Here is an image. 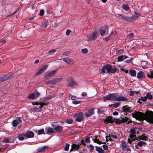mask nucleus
<instances>
[{"label":"nucleus","mask_w":153,"mask_h":153,"mask_svg":"<svg viewBox=\"0 0 153 153\" xmlns=\"http://www.w3.org/2000/svg\"><path fill=\"white\" fill-rule=\"evenodd\" d=\"M44 11L43 10H40L39 14L40 16H42L44 13Z\"/></svg>","instance_id":"338daca9"},{"label":"nucleus","mask_w":153,"mask_h":153,"mask_svg":"<svg viewBox=\"0 0 153 153\" xmlns=\"http://www.w3.org/2000/svg\"><path fill=\"white\" fill-rule=\"evenodd\" d=\"M123 15L118 14L117 17L120 19H123Z\"/></svg>","instance_id":"e2e57ef3"},{"label":"nucleus","mask_w":153,"mask_h":153,"mask_svg":"<svg viewBox=\"0 0 153 153\" xmlns=\"http://www.w3.org/2000/svg\"><path fill=\"white\" fill-rule=\"evenodd\" d=\"M56 51V50L55 49H52L49 51L48 53L50 55H53L54 53Z\"/></svg>","instance_id":"a18cd8bd"},{"label":"nucleus","mask_w":153,"mask_h":153,"mask_svg":"<svg viewBox=\"0 0 153 153\" xmlns=\"http://www.w3.org/2000/svg\"><path fill=\"white\" fill-rule=\"evenodd\" d=\"M130 137L133 140H140L139 138H140V137H137L134 135H132V134H130Z\"/></svg>","instance_id":"cd10ccee"},{"label":"nucleus","mask_w":153,"mask_h":153,"mask_svg":"<svg viewBox=\"0 0 153 153\" xmlns=\"http://www.w3.org/2000/svg\"><path fill=\"white\" fill-rule=\"evenodd\" d=\"M129 132L131 134H135L136 131L134 129H131L130 130Z\"/></svg>","instance_id":"3c124183"},{"label":"nucleus","mask_w":153,"mask_h":153,"mask_svg":"<svg viewBox=\"0 0 153 153\" xmlns=\"http://www.w3.org/2000/svg\"><path fill=\"white\" fill-rule=\"evenodd\" d=\"M9 77L6 75H3L0 76V82H2L7 80Z\"/></svg>","instance_id":"6ab92c4d"},{"label":"nucleus","mask_w":153,"mask_h":153,"mask_svg":"<svg viewBox=\"0 0 153 153\" xmlns=\"http://www.w3.org/2000/svg\"><path fill=\"white\" fill-rule=\"evenodd\" d=\"M121 146L123 149L126 148L128 146L127 143L125 141H123L121 143Z\"/></svg>","instance_id":"c9c22d12"},{"label":"nucleus","mask_w":153,"mask_h":153,"mask_svg":"<svg viewBox=\"0 0 153 153\" xmlns=\"http://www.w3.org/2000/svg\"><path fill=\"white\" fill-rule=\"evenodd\" d=\"M32 104L33 105H40L39 106L38 108L37 107H34L33 108L34 110L35 111H41L42 107L44 105H45V103L43 102H33L32 103Z\"/></svg>","instance_id":"423d86ee"},{"label":"nucleus","mask_w":153,"mask_h":153,"mask_svg":"<svg viewBox=\"0 0 153 153\" xmlns=\"http://www.w3.org/2000/svg\"><path fill=\"white\" fill-rule=\"evenodd\" d=\"M128 58V57L126 56L121 55L118 57L117 60L118 62H121Z\"/></svg>","instance_id":"4468645a"},{"label":"nucleus","mask_w":153,"mask_h":153,"mask_svg":"<svg viewBox=\"0 0 153 153\" xmlns=\"http://www.w3.org/2000/svg\"><path fill=\"white\" fill-rule=\"evenodd\" d=\"M146 97L145 96L144 97H141L139 100H140L144 102L146 101Z\"/></svg>","instance_id":"5fc2aeb1"},{"label":"nucleus","mask_w":153,"mask_h":153,"mask_svg":"<svg viewBox=\"0 0 153 153\" xmlns=\"http://www.w3.org/2000/svg\"><path fill=\"white\" fill-rule=\"evenodd\" d=\"M135 14H136V15L134 16H133L134 17L133 18V19H137V18L140 15V14L137 13L136 12H134Z\"/></svg>","instance_id":"864d4df0"},{"label":"nucleus","mask_w":153,"mask_h":153,"mask_svg":"<svg viewBox=\"0 0 153 153\" xmlns=\"http://www.w3.org/2000/svg\"><path fill=\"white\" fill-rule=\"evenodd\" d=\"M102 147L104 150H105L108 149V146L107 145H102Z\"/></svg>","instance_id":"0e129e2a"},{"label":"nucleus","mask_w":153,"mask_h":153,"mask_svg":"<svg viewBox=\"0 0 153 153\" xmlns=\"http://www.w3.org/2000/svg\"><path fill=\"white\" fill-rule=\"evenodd\" d=\"M117 68H112L111 65L107 64L103 67L102 69L101 70V73L104 74L106 72L107 73H114L116 72Z\"/></svg>","instance_id":"20e7f679"},{"label":"nucleus","mask_w":153,"mask_h":153,"mask_svg":"<svg viewBox=\"0 0 153 153\" xmlns=\"http://www.w3.org/2000/svg\"><path fill=\"white\" fill-rule=\"evenodd\" d=\"M145 97H146V100L148 99L149 100H151L153 98L152 95L149 93H147Z\"/></svg>","instance_id":"473e14b6"},{"label":"nucleus","mask_w":153,"mask_h":153,"mask_svg":"<svg viewBox=\"0 0 153 153\" xmlns=\"http://www.w3.org/2000/svg\"><path fill=\"white\" fill-rule=\"evenodd\" d=\"M73 120L71 119H68L66 120V122L68 124H71L72 123Z\"/></svg>","instance_id":"bf43d9fd"},{"label":"nucleus","mask_w":153,"mask_h":153,"mask_svg":"<svg viewBox=\"0 0 153 153\" xmlns=\"http://www.w3.org/2000/svg\"><path fill=\"white\" fill-rule=\"evenodd\" d=\"M63 128V127L59 126H58L55 127L54 129L57 132H60L62 131Z\"/></svg>","instance_id":"dca6fc26"},{"label":"nucleus","mask_w":153,"mask_h":153,"mask_svg":"<svg viewBox=\"0 0 153 153\" xmlns=\"http://www.w3.org/2000/svg\"><path fill=\"white\" fill-rule=\"evenodd\" d=\"M45 129L46 132V134H47L53 133L54 132L53 129L50 127H46L45 128Z\"/></svg>","instance_id":"ddd939ff"},{"label":"nucleus","mask_w":153,"mask_h":153,"mask_svg":"<svg viewBox=\"0 0 153 153\" xmlns=\"http://www.w3.org/2000/svg\"><path fill=\"white\" fill-rule=\"evenodd\" d=\"M43 72V71L40 68L39 70L36 74L35 76H37V75H39L41 74V73H42Z\"/></svg>","instance_id":"603ef678"},{"label":"nucleus","mask_w":153,"mask_h":153,"mask_svg":"<svg viewBox=\"0 0 153 153\" xmlns=\"http://www.w3.org/2000/svg\"><path fill=\"white\" fill-rule=\"evenodd\" d=\"M48 65H44L42 66H41L40 69L43 72L47 68Z\"/></svg>","instance_id":"72a5a7b5"},{"label":"nucleus","mask_w":153,"mask_h":153,"mask_svg":"<svg viewBox=\"0 0 153 153\" xmlns=\"http://www.w3.org/2000/svg\"><path fill=\"white\" fill-rule=\"evenodd\" d=\"M71 32V30H67L66 32V35L68 36H69Z\"/></svg>","instance_id":"69168bd1"},{"label":"nucleus","mask_w":153,"mask_h":153,"mask_svg":"<svg viewBox=\"0 0 153 153\" xmlns=\"http://www.w3.org/2000/svg\"><path fill=\"white\" fill-rule=\"evenodd\" d=\"M130 107H128V105L124 106L122 108V109L125 113L132 112V111L130 109Z\"/></svg>","instance_id":"f8f14e48"},{"label":"nucleus","mask_w":153,"mask_h":153,"mask_svg":"<svg viewBox=\"0 0 153 153\" xmlns=\"http://www.w3.org/2000/svg\"><path fill=\"white\" fill-rule=\"evenodd\" d=\"M47 148V146H44L42 147H40L38 149V151L39 152H43Z\"/></svg>","instance_id":"c756f323"},{"label":"nucleus","mask_w":153,"mask_h":153,"mask_svg":"<svg viewBox=\"0 0 153 153\" xmlns=\"http://www.w3.org/2000/svg\"><path fill=\"white\" fill-rule=\"evenodd\" d=\"M139 138V140H140L141 139H142L143 140H147V137L145 136L144 134H142L141 136H140V138Z\"/></svg>","instance_id":"f704fd0d"},{"label":"nucleus","mask_w":153,"mask_h":153,"mask_svg":"<svg viewBox=\"0 0 153 153\" xmlns=\"http://www.w3.org/2000/svg\"><path fill=\"white\" fill-rule=\"evenodd\" d=\"M69 144L68 143L66 144L65 147L64 148V150L66 151H68L69 150Z\"/></svg>","instance_id":"37998d69"},{"label":"nucleus","mask_w":153,"mask_h":153,"mask_svg":"<svg viewBox=\"0 0 153 153\" xmlns=\"http://www.w3.org/2000/svg\"><path fill=\"white\" fill-rule=\"evenodd\" d=\"M113 33H114V32H111V33L110 34V35H109V36L105 38V39H104L106 41H107L109 39V38H110V36L112 35V34H113Z\"/></svg>","instance_id":"8fccbe9b"},{"label":"nucleus","mask_w":153,"mask_h":153,"mask_svg":"<svg viewBox=\"0 0 153 153\" xmlns=\"http://www.w3.org/2000/svg\"><path fill=\"white\" fill-rule=\"evenodd\" d=\"M128 118L127 117L124 118L121 117L120 118H113L111 117H107L104 120V122L105 123L107 124L108 123H112L115 122L116 123H124L128 121Z\"/></svg>","instance_id":"7ed1b4c3"},{"label":"nucleus","mask_w":153,"mask_h":153,"mask_svg":"<svg viewBox=\"0 0 153 153\" xmlns=\"http://www.w3.org/2000/svg\"><path fill=\"white\" fill-rule=\"evenodd\" d=\"M56 72V70L51 71H47L45 74V78L46 79H50V77L53 76Z\"/></svg>","instance_id":"0eeeda50"},{"label":"nucleus","mask_w":153,"mask_h":153,"mask_svg":"<svg viewBox=\"0 0 153 153\" xmlns=\"http://www.w3.org/2000/svg\"><path fill=\"white\" fill-rule=\"evenodd\" d=\"M82 52L84 53H86L88 52V50L86 48H84L82 49Z\"/></svg>","instance_id":"680f3d73"},{"label":"nucleus","mask_w":153,"mask_h":153,"mask_svg":"<svg viewBox=\"0 0 153 153\" xmlns=\"http://www.w3.org/2000/svg\"><path fill=\"white\" fill-rule=\"evenodd\" d=\"M134 36V33H131L129 35L127 36L128 38L129 39H131Z\"/></svg>","instance_id":"13d9d810"},{"label":"nucleus","mask_w":153,"mask_h":153,"mask_svg":"<svg viewBox=\"0 0 153 153\" xmlns=\"http://www.w3.org/2000/svg\"><path fill=\"white\" fill-rule=\"evenodd\" d=\"M90 137H88L85 138V141L87 143H89L90 142Z\"/></svg>","instance_id":"4d7b16f0"},{"label":"nucleus","mask_w":153,"mask_h":153,"mask_svg":"<svg viewBox=\"0 0 153 153\" xmlns=\"http://www.w3.org/2000/svg\"><path fill=\"white\" fill-rule=\"evenodd\" d=\"M63 60L68 64H73L72 60L68 58H64Z\"/></svg>","instance_id":"412c9836"},{"label":"nucleus","mask_w":153,"mask_h":153,"mask_svg":"<svg viewBox=\"0 0 153 153\" xmlns=\"http://www.w3.org/2000/svg\"><path fill=\"white\" fill-rule=\"evenodd\" d=\"M143 76V72L142 71H140L138 73L137 77L138 78L140 79Z\"/></svg>","instance_id":"e433bc0d"},{"label":"nucleus","mask_w":153,"mask_h":153,"mask_svg":"<svg viewBox=\"0 0 153 153\" xmlns=\"http://www.w3.org/2000/svg\"><path fill=\"white\" fill-rule=\"evenodd\" d=\"M94 142L97 143L99 144H101L102 143V142L99 140V139L97 138L96 137L94 140Z\"/></svg>","instance_id":"4c0bfd02"},{"label":"nucleus","mask_w":153,"mask_h":153,"mask_svg":"<svg viewBox=\"0 0 153 153\" xmlns=\"http://www.w3.org/2000/svg\"><path fill=\"white\" fill-rule=\"evenodd\" d=\"M70 51H68L63 52L62 53V55L64 56H66L70 54Z\"/></svg>","instance_id":"79ce46f5"},{"label":"nucleus","mask_w":153,"mask_h":153,"mask_svg":"<svg viewBox=\"0 0 153 153\" xmlns=\"http://www.w3.org/2000/svg\"><path fill=\"white\" fill-rule=\"evenodd\" d=\"M3 142L5 143H8L9 142H11V141H10L7 138H5L3 140Z\"/></svg>","instance_id":"de8ad7c7"},{"label":"nucleus","mask_w":153,"mask_h":153,"mask_svg":"<svg viewBox=\"0 0 153 153\" xmlns=\"http://www.w3.org/2000/svg\"><path fill=\"white\" fill-rule=\"evenodd\" d=\"M48 23V22L47 20H45L43 22V23L41 26L42 28H45L47 26Z\"/></svg>","instance_id":"a878e982"},{"label":"nucleus","mask_w":153,"mask_h":153,"mask_svg":"<svg viewBox=\"0 0 153 153\" xmlns=\"http://www.w3.org/2000/svg\"><path fill=\"white\" fill-rule=\"evenodd\" d=\"M120 105V103H116L113 104H112L111 105H108L109 107H113L114 108H117Z\"/></svg>","instance_id":"bb28decb"},{"label":"nucleus","mask_w":153,"mask_h":153,"mask_svg":"<svg viewBox=\"0 0 153 153\" xmlns=\"http://www.w3.org/2000/svg\"><path fill=\"white\" fill-rule=\"evenodd\" d=\"M134 93H136V94H137L138 93V92H136L135 91H131L130 92V94H129L131 96H133L134 95Z\"/></svg>","instance_id":"774afa93"},{"label":"nucleus","mask_w":153,"mask_h":153,"mask_svg":"<svg viewBox=\"0 0 153 153\" xmlns=\"http://www.w3.org/2000/svg\"><path fill=\"white\" fill-rule=\"evenodd\" d=\"M75 120L78 122H81L83 120V114L82 112H79L74 115Z\"/></svg>","instance_id":"39448f33"},{"label":"nucleus","mask_w":153,"mask_h":153,"mask_svg":"<svg viewBox=\"0 0 153 153\" xmlns=\"http://www.w3.org/2000/svg\"><path fill=\"white\" fill-rule=\"evenodd\" d=\"M60 80V79L59 78H56L54 79L52 81H50L48 83H55L59 82Z\"/></svg>","instance_id":"c85d7f7f"},{"label":"nucleus","mask_w":153,"mask_h":153,"mask_svg":"<svg viewBox=\"0 0 153 153\" xmlns=\"http://www.w3.org/2000/svg\"><path fill=\"white\" fill-rule=\"evenodd\" d=\"M96 150L99 153H104V151L103 150L101 147L95 146Z\"/></svg>","instance_id":"aec40b11"},{"label":"nucleus","mask_w":153,"mask_h":153,"mask_svg":"<svg viewBox=\"0 0 153 153\" xmlns=\"http://www.w3.org/2000/svg\"><path fill=\"white\" fill-rule=\"evenodd\" d=\"M133 117L140 120H146L147 122L153 124V112L146 111L145 114L141 112L135 111L132 114Z\"/></svg>","instance_id":"f257e3e1"},{"label":"nucleus","mask_w":153,"mask_h":153,"mask_svg":"<svg viewBox=\"0 0 153 153\" xmlns=\"http://www.w3.org/2000/svg\"><path fill=\"white\" fill-rule=\"evenodd\" d=\"M123 9L127 11L129 9V7L128 5L127 4H123L122 6Z\"/></svg>","instance_id":"5701e85b"},{"label":"nucleus","mask_w":153,"mask_h":153,"mask_svg":"<svg viewBox=\"0 0 153 153\" xmlns=\"http://www.w3.org/2000/svg\"><path fill=\"white\" fill-rule=\"evenodd\" d=\"M76 84V82L72 78H70L67 81L66 85L67 86L71 87Z\"/></svg>","instance_id":"6e6552de"},{"label":"nucleus","mask_w":153,"mask_h":153,"mask_svg":"<svg viewBox=\"0 0 153 153\" xmlns=\"http://www.w3.org/2000/svg\"><path fill=\"white\" fill-rule=\"evenodd\" d=\"M26 137L27 138H32L34 137V134L32 131H29L26 132L24 133Z\"/></svg>","instance_id":"9d476101"},{"label":"nucleus","mask_w":153,"mask_h":153,"mask_svg":"<svg viewBox=\"0 0 153 153\" xmlns=\"http://www.w3.org/2000/svg\"><path fill=\"white\" fill-rule=\"evenodd\" d=\"M129 74L132 76H135L136 75V72L135 70L132 69H130L129 70Z\"/></svg>","instance_id":"f3484780"},{"label":"nucleus","mask_w":153,"mask_h":153,"mask_svg":"<svg viewBox=\"0 0 153 153\" xmlns=\"http://www.w3.org/2000/svg\"><path fill=\"white\" fill-rule=\"evenodd\" d=\"M102 99L104 100L118 101H126L128 100L126 97L120 96L116 93H112L107 95L104 97Z\"/></svg>","instance_id":"f03ea898"},{"label":"nucleus","mask_w":153,"mask_h":153,"mask_svg":"<svg viewBox=\"0 0 153 153\" xmlns=\"http://www.w3.org/2000/svg\"><path fill=\"white\" fill-rule=\"evenodd\" d=\"M150 72H151V74H150L147 75V76L150 78H153V74L152 73V72H153V71H151Z\"/></svg>","instance_id":"052dcab7"},{"label":"nucleus","mask_w":153,"mask_h":153,"mask_svg":"<svg viewBox=\"0 0 153 153\" xmlns=\"http://www.w3.org/2000/svg\"><path fill=\"white\" fill-rule=\"evenodd\" d=\"M28 98L32 100H34L37 98L36 97V96L35 95V94L32 93L29 95L28 97Z\"/></svg>","instance_id":"b1692460"},{"label":"nucleus","mask_w":153,"mask_h":153,"mask_svg":"<svg viewBox=\"0 0 153 153\" xmlns=\"http://www.w3.org/2000/svg\"><path fill=\"white\" fill-rule=\"evenodd\" d=\"M35 132L37 133L38 135H40L42 134H45L44 133V130L43 129L39 130H38L34 131Z\"/></svg>","instance_id":"4be33fe9"},{"label":"nucleus","mask_w":153,"mask_h":153,"mask_svg":"<svg viewBox=\"0 0 153 153\" xmlns=\"http://www.w3.org/2000/svg\"><path fill=\"white\" fill-rule=\"evenodd\" d=\"M100 35L102 36L103 35H105L106 32L105 30H102V29H100Z\"/></svg>","instance_id":"58836bf2"},{"label":"nucleus","mask_w":153,"mask_h":153,"mask_svg":"<svg viewBox=\"0 0 153 153\" xmlns=\"http://www.w3.org/2000/svg\"><path fill=\"white\" fill-rule=\"evenodd\" d=\"M21 121L20 117H18L17 119L14 120L12 122L13 126L14 127L16 126L18 124L21 122Z\"/></svg>","instance_id":"9b49d317"},{"label":"nucleus","mask_w":153,"mask_h":153,"mask_svg":"<svg viewBox=\"0 0 153 153\" xmlns=\"http://www.w3.org/2000/svg\"><path fill=\"white\" fill-rule=\"evenodd\" d=\"M134 17L133 16H132L131 17H129L127 16L123 15V19L125 20L128 21H131L133 20V18Z\"/></svg>","instance_id":"2eb2a0df"},{"label":"nucleus","mask_w":153,"mask_h":153,"mask_svg":"<svg viewBox=\"0 0 153 153\" xmlns=\"http://www.w3.org/2000/svg\"><path fill=\"white\" fill-rule=\"evenodd\" d=\"M24 133L23 134H19V139L20 140H22L24 139L25 137Z\"/></svg>","instance_id":"2f4dec72"},{"label":"nucleus","mask_w":153,"mask_h":153,"mask_svg":"<svg viewBox=\"0 0 153 153\" xmlns=\"http://www.w3.org/2000/svg\"><path fill=\"white\" fill-rule=\"evenodd\" d=\"M133 59H134L133 58H131L128 60H126L125 61V62L126 63H130L132 62V61Z\"/></svg>","instance_id":"09e8293b"},{"label":"nucleus","mask_w":153,"mask_h":153,"mask_svg":"<svg viewBox=\"0 0 153 153\" xmlns=\"http://www.w3.org/2000/svg\"><path fill=\"white\" fill-rule=\"evenodd\" d=\"M79 146V145H76L75 144L73 143L71 145V148L77 150L78 149Z\"/></svg>","instance_id":"7c9ffc66"},{"label":"nucleus","mask_w":153,"mask_h":153,"mask_svg":"<svg viewBox=\"0 0 153 153\" xmlns=\"http://www.w3.org/2000/svg\"><path fill=\"white\" fill-rule=\"evenodd\" d=\"M137 144V145H138L139 146L141 147L143 145V146L146 145V143L144 141H141L138 142Z\"/></svg>","instance_id":"393cba45"},{"label":"nucleus","mask_w":153,"mask_h":153,"mask_svg":"<svg viewBox=\"0 0 153 153\" xmlns=\"http://www.w3.org/2000/svg\"><path fill=\"white\" fill-rule=\"evenodd\" d=\"M106 110V108H101L100 109H98L97 112L98 113H100V112H104Z\"/></svg>","instance_id":"ea45409f"},{"label":"nucleus","mask_w":153,"mask_h":153,"mask_svg":"<svg viewBox=\"0 0 153 153\" xmlns=\"http://www.w3.org/2000/svg\"><path fill=\"white\" fill-rule=\"evenodd\" d=\"M89 151L90 152H91L94 149V146L91 144L89 145Z\"/></svg>","instance_id":"49530a36"},{"label":"nucleus","mask_w":153,"mask_h":153,"mask_svg":"<svg viewBox=\"0 0 153 153\" xmlns=\"http://www.w3.org/2000/svg\"><path fill=\"white\" fill-rule=\"evenodd\" d=\"M111 134H109L108 135L106 136V141H107L108 140H110L111 141H113V140L111 139Z\"/></svg>","instance_id":"a19ab883"},{"label":"nucleus","mask_w":153,"mask_h":153,"mask_svg":"<svg viewBox=\"0 0 153 153\" xmlns=\"http://www.w3.org/2000/svg\"><path fill=\"white\" fill-rule=\"evenodd\" d=\"M98 36V34L97 32H94L91 33L89 36L88 41L94 40L97 39Z\"/></svg>","instance_id":"1a4fd4ad"},{"label":"nucleus","mask_w":153,"mask_h":153,"mask_svg":"<svg viewBox=\"0 0 153 153\" xmlns=\"http://www.w3.org/2000/svg\"><path fill=\"white\" fill-rule=\"evenodd\" d=\"M81 102L80 101L77 100H75L72 102L73 104L75 105L79 104Z\"/></svg>","instance_id":"6e6d98bb"},{"label":"nucleus","mask_w":153,"mask_h":153,"mask_svg":"<svg viewBox=\"0 0 153 153\" xmlns=\"http://www.w3.org/2000/svg\"><path fill=\"white\" fill-rule=\"evenodd\" d=\"M55 96V95L54 94H52L48 96L46 98L47 100H50L52 98L54 97Z\"/></svg>","instance_id":"c03bdc74"},{"label":"nucleus","mask_w":153,"mask_h":153,"mask_svg":"<svg viewBox=\"0 0 153 153\" xmlns=\"http://www.w3.org/2000/svg\"><path fill=\"white\" fill-rule=\"evenodd\" d=\"M88 112L85 113V115L87 117H90V115L93 114L94 113V110L93 109L89 110L88 111Z\"/></svg>","instance_id":"a211bd4d"}]
</instances>
